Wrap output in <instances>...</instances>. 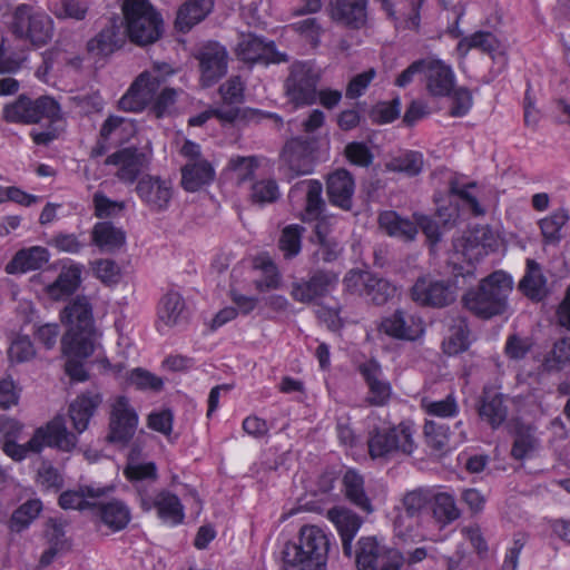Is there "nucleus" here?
<instances>
[{"label":"nucleus","mask_w":570,"mask_h":570,"mask_svg":"<svg viewBox=\"0 0 570 570\" xmlns=\"http://www.w3.org/2000/svg\"><path fill=\"white\" fill-rule=\"evenodd\" d=\"M433 500V490L429 488H417L409 491L402 499L403 509L407 517L414 518L431 505Z\"/></svg>","instance_id":"49530a36"},{"label":"nucleus","mask_w":570,"mask_h":570,"mask_svg":"<svg viewBox=\"0 0 570 570\" xmlns=\"http://www.w3.org/2000/svg\"><path fill=\"white\" fill-rule=\"evenodd\" d=\"M344 497L357 509L371 514L374 512L372 500L365 491L364 476L354 469H348L342 479Z\"/></svg>","instance_id":"cd10ccee"},{"label":"nucleus","mask_w":570,"mask_h":570,"mask_svg":"<svg viewBox=\"0 0 570 570\" xmlns=\"http://www.w3.org/2000/svg\"><path fill=\"white\" fill-rule=\"evenodd\" d=\"M136 194L139 199L151 212H164L168 208L174 195L173 183L170 179L160 176L144 175L136 184Z\"/></svg>","instance_id":"2eb2a0df"},{"label":"nucleus","mask_w":570,"mask_h":570,"mask_svg":"<svg viewBox=\"0 0 570 570\" xmlns=\"http://www.w3.org/2000/svg\"><path fill=\"white\" fill-rule=\"evenodd\" d=\"M411 297L421 306L441 308L455 301L456 292L449 281L422 276L412 286Z\"/></svg>","instance_id":"ddd939ff"},{"label":"nucleus","mask_w":570,"mask_h":570,"mask_svg":"<svg viewBox=\"0 0 570 570\" xmlns=\"http://www.w3.org/2000/svg\"><path fill=\"white\" fill-rule=\"evenodd\" d=\"M423 156L419 151L407 150L396 157L391 158L385 168L389 171L401 173L407 177L417 176L423 169Z\"/></svg>","instance_id":"a19ab883"},{"label":"nucleus","mask_w":570,"mask_h":570,"mask_svg":"<svg viewBox=\"0 0 570 570\" xmlns=\"http://www.w3.org/2000/svg\"><path fill=\"white\" fill-rule=\"evenodd\" d=\"M367 0H333L330 3V17L346 27L362 28L367 18Z\"/></svg>","instance_id":"b1692460"},{"label":"nucleus","mask_w":570,"mask_h":570,"mask_svg":"<svg viewBox=\"0 0 570 570\" xmlns=\"http://www.w3.org/2000/svg\"><path fill=\"white\" fill-rule=\"evenodd\" d=\"M49 261V252L41 246L20 249L7 264L8 274L26 273L41 268Z\"/></svg>","instance_id":"2f4dec72"},{"label":"nucleus","mask_w":570,"mask_h":570,"mask_svg":"<svg viewBox=\"0 0 570 570\" xmlns=\"http://www.w3.org/2000/svg\"><path fill=\"white\" fill-rule=\"evenodd\" d=\"M568 219V212L563 208L557 209L550 216L542 218L539 224L544 242L548 244L559 243L561 239V228Z\"/></svg>","instance_id":"8fccbe9b"},{"label":"nucleus","mask_w":570,"mask_h":570,"mask_svg":"<svg viewBox=\"0 0 570 570\" xmlns=\"http://www.w3.org/2000/svg\"><path fill=\"white\" fill-rule=\"evenodd\" d=\"M393 293L394 287L391 285V283L387 279L374 274L372 281L367 283L363 297L367 298L375 305H383L389 301Z\"/></svg>","instance_id":"6e6d98bb"},{"label":"nucleus","mask_w":570,"mask_h":570,"mask_svg":"<svg viewBox=\"0 0 570 570\" xmlns=\"http://www.w3.org/2000/svg\"><path fill=\"white\" fill-rule=\"evenodd\" d=\"M421 406L426 414L442 419L454 417L459 413V404L452 393L440 401L423 399Z\"/></svg>","instance_id":"864d4df0"},{"label":"nucleus","mask_w":570,"mask_h":570,"mask_svg":"<svg viewBox=\"0 0 570 570\" xmlns=\"http://www.w3.org/2000/svg\"><path fill=\"white\" fill-rule=\"evenodd\" d=\"M469 328L464 320H458L450 328L442 345L444 353L456 355L469 347Z\"/></svg>","instance_id":"c03bdc74"},{"label":"nucleus","mask_w":570,"mask_h":570,"mask_svg":"<svg viewBox=\"0 0 570 570\" xmlns=\"http://www.w3.org/2000/svg\"><path fill=\"white\" fill-rule=\"evenodd\" d=\"M424 79L426 90L433 97H448L454 89V73L451 67L441 60L426 59Z\"/></svg>","instance_id":"5701e85b"},{"label":"nucleus","mask_w":570,"mask_h":570,"mask_svg":"<svg viewBox=\"0 0 570 570\" xmlns=\"http://www.w3.org/2000/svg\"><path fill=\"white\" fill-rule=\"evenodd\" d=\"M330 541L316 525H304L298 542H288L282 551L283 570H326Z\"/></svg>","instance_id":"20e7f679"},{"label":"nucleus","mask_w":570,"mask_h":570,"mask_svg":"<svg viewBox=\"0 0 570 570\" xmlns=\"http://www.w3.org/2000/svg\"><path fill=\"white\" fill-rule=\"evenodd\" d=\"M433 517L444 524L451 523L459 519L460 510L455 504L454 498L446 492H434L432 500Z\"/></svg>","instance_id":"a18cd8bd"},{"label":"nucleus","mask_w":570,"mask_h":570,"mask_svg":"<svg viewBox=\"0 0 570 570\" xmlns=\"http://www.w3.org/2000/svg\"><path fill=\"white\" fill-rule=\"evenodd\" d=\"M138 414L129 400L117 396L110 405L109 431L106 440L126 446L134 438L138 426Z\"/></svg>","instance_id":"9b49d317"},{"label":"nucleus","mask_w":570,"mask_h":570,"mask_svg":"<svg viewBox=\"0 0 570 570\" xmlns=\"http://www.w3.org/2000/svg\"><path fill=\"white\" fill-rule=\"evenodd\" d=\"M401 112V100L399 97L391 101L376 104L370 111V118L375 124H389L395 120Z\"/></svg>","instance_id":"338daca9"},{"label":"nucleus","mask_w":570,"mask_h":570,"mask_svg":"<svg viewBox=\"0 0 570 570\" xmlns=\"http://www.w3.org/2000/svg\"><path fill=\"white\" fill-rule=\"evenodd\" d=\"M379 227L390 237L413 242L417 235L415 219L402 217L395 210H384L377 217Z\"/></svg>","instance_id":"c85d7f7f"},{"label":"nucleus","mask_w":570,"mask_h":570,"mask_svg":"<svg viewBox=\"0 0 570 570\" xmlns=\"http://www.w3.org/2000/svg\"><path fill=\"white\" fill-rule=\"evenodd\" d=\"M466 45L468 48H478L483 52L494 56L500 49V42L497 37L487 31H479L472 35L470 38L463 39L459 47Z\"/></svg>","instance_id":"774afa93"},{"label":"nucleus","mask_w":570,"mask_h":570,"mask_svg":"<svg viewBox=\"0 0 570 570\" xmlns=\"http://www.w3.org/2000/svg\"><path fill=\"white\" fill-rule=\"evenodd\" d=\"M537 446L538 440L533 435L532 430L529 426H521L517 430L511 454L515 460H523L532 453Z\"/></svg>","instance_id":"4d7b16f0"},{"label":"nucleus","mask_w":570,"mask_h":570,"mask_svg":"<svg viewBox=\"0 0 570 570\" xmlns=\"http://www.w3.org/2000/svg\"><path fill=\"white\" fill-rule=\"evenodd\" d=\"M81 266L70 265L63 267L56 282L49 287L51 295L60 298L63 295L72 294L80 284Z\"/></svg>","instance_id":"37998d69"},{"label":"nucleus","mask_w":570,"mask_h":570,"mask_svg":"<svg viewBox=\"0 0 570 570\" xmlns=\"http://www.w3.org/2000/svg\"><path fill=\"white\" fill-rule=\"evenodd\" d=\"M259 161L256 156H235L229 159L228 168L235 174L238 183L253 178Z\"/></svg>","instance_id":"680f3d73"},{"label":"nucleus","mask_w":570,"mask_h":570,"mask_svg":"<svg viewBox=\"0 0 570 570\" xmlns=\"http://www.w3.org/2000/svg\"><path fill=\"white\" fill-rule=\"evenodd\" d=\"M36 350L29 336L17 335L12 338L8 348V357L11 363H23L33 358Z\"/></svg>","instance_id":"052dcab7"},{"label":"nucleus","mask_w":570,"mask_h":570,"mask_svg":"<svg viewBox=\"0 0 570 570\" xmlns=\"http://www.w3.org/2000/svg\"><path fill=\"white\" fill-rule=\"evenodd\" d=\"M92 243L102 252L114 253L126 243V233L110 222L97 223L92 229Z\"/></svg>","instance_id":"c9c22d12"},{"label":"nucleus","mask_w":570,"mask_h":570,"mask_svg":"<svg viewBox=\"0 0 570 570\" xmlns=\"http://www.w3.org/2000/svg\"><path fill=\"white\" fill-rule=\"evenodd\" d=\"M121 9L131 42L147 46L160 38L163 19L148 0H124Z\"/></svg>","instance_id":"0eeeda50"},{"label":"nucleus","mask_w":570,"mask_h":570,"mask_svg":"<svg viewBox=\"0 0 570 570\" xmlns=\"http://www.w3.org/2000/svg\"><path fill=\"white\" fill-rule=\"evenodd\" d=\"M315 238L320 244L323 261L333 262L338 257L341 247L336 240L328 237L326 223L316 224Z\"/></svg>","instance_id":"69168bd1"},{"label":"nucleus","mask_w":570,"mask_h":570,"mask_svg":"<svg viewBox=\"0 0 570 570\" xmlns=\"http://www.w3.org/2000/svg\"><path fill=\"white\" fill-rule=\"evenodd\" d=\"M318 72L308 61H295L284 81L287 101L295 108L311 106L317 100Z\"/></svg>","instance_id":"1a4fd4ad"},{"label":"nucleus","mask_w":570,"mask_h":570,"mask_svg":"<svg viewBox=\"0 0 570 570\" xmlns=\"http://www.w3.org/2000/svg\"><path fill=\"white\" fill-rule=\"evenodd\" d=\"M327 518L335 525L341 540L344 556L352 558L353 539L358 532L363 520L354 511L344 507H334L327 511Z\"/></svg>","instance_id":"412c9836"},{"label":"nucleus","mask_w":570,"mask_h":570,"mask_svg":"<svg viewBox=\"0 0 570 570\" xmlns=\"http://www.w3.org/2000/svg\"><path fill=\"white\" fill-rule=\"evenodd\" d=\"M285 175L293 179L299 175H306L313 170L312 146L306 138L297 137L286 142L283 151Z\"/></svg>","instance_id":"6ab92c4d"},{"label":"nucleus","mask_w":570,"mask_h":570,"mask_svg":"<svg viewBox=\"0 0 570 570\" xmlns=\"http://www.w3.org/2000/svg\"><path fill=\"white\" fill-rule=\"evenodd\" d=\"M304 230L305 228L297 224L288 225L282 230L278 248L283 253L284 258L292 259L299 254Z\"/></svg>","instance_id":"09e8293b"},{"label":"nucleus","mask_w":570,"mask_h":570,"mask_svg":"<svg viewBox=\"0 0 570 570\" xmlns=\"http://www.w3.org/2000/svg\"><path fill=\"white\" fill-rule=\"evenodd\" d=\"M156 509L158 517L173 525L184 520V508L177 495L163 491L156 495Z\"/></svg>","instance_id":"ea45409f"},{"label":"nucleus","mask_w":570,"mask_h":570,"mask_svg":"<svg viewBox=\"0 0 570 570\" xmlns=\"http://www.w3.org/2000/svg\"><path fill=\"white\" fill-rule=\"evenodd\" d=\"M415 426L411 421H402L392 426H375L367 438L372 459L389 460L397 454L411 455L416 449Z\"/></svg>","instance_id":"39448f33"},{"label":"nucleus","mask_w":570,"mask_h":570,"mask_svg":"<svg viewBox=\"0 0 570 570\" xmlns=\"http://www.w3.org/2000/svg\"><path fill=\"white\" fill-rule=\"evenodd\" d=\"M279 195L278 185L274 179H263L252 186L250 198L259 205L274 203L279 198Z\"/></svg>","instance_id":"e2e57ef3"},{"label":"nucleus","mask_w":570,"mask_h":570,"mask_svg":"<svg viewBox=\"0 0 570 570\" xmlns=\"http://www.w3.org/2000/svg\"><path fill=\"white\" fill-rule=\"evenodd\" d=\"M215 178V169L209 161L200 159L187 161L181 168V187L189 193L199 190Z\"/></svg>","instance_id":"7c9ffc66"},{"label":"nucleus","mask_w":570,"mask_h":570,"mask_svg":"<svg viewBox=\"0 0 570 570\" xmlns=\"http://www.w3.org/2000/svg\"><path fill=\"white\" fill-rule=\"evenodd\" d=\"M413 219H415L416 228H420L425 235L430 249L433 252L442 239L439 223L433 217L420 213H414Z\"/></svg>","instance_id":"0e129e2a"},{"label":"nucleus","mask_w":570,"mask_h":570,"mask_svg":"<svg viewBox=\"0 0 570 570\" xmlns=\"http://www.w3.org/2000/svg\"><path fill=\"white\" fill-rule=\"evenodd\" d=\"M237 58L244 62L279 63L287 62L286 53L278 52L273 41H265L264 38L254 33H240L235 48Z\"/></svg>","instance_id":"4468645a"},{"label":"nucleus","mask_w":570,"mask_h":570,"mask_svg":"<svg viewBox=\"0 0 570 570\" xmlns=\"http://www.w3.org/2000/svg\"><path fill=\"white\" fill-rule=\"evenodd\" d=\"M361 375L368 385V396L366 401L373 406L384 405L391 396V386L387 382L381 380L382 368L375 360L366 361L358 366Z\"/></svg>","instance_id":"393cba45"},{"label":"nucleus","mask_w":570,"mask_h":570,"mask_svg":"<svg viewBox=\"0 0 570 570\" xmlns=\"http://www.w3.org/2000/svg\"><path fill=\"white\" fill-rule=\"evenodd\" d=\"M195 58L198 60L203 87H212L227 72L228 51L217 41H207L202 45Z\"/></svg>","instance_id":"f8f14e48"},{"label":"nucleus","mask_w":570,"mask_h":570,"mask_svg":"<svg viewBox=\"0 0 570 570\" xmlns=\"http://www.w3.org/2000/svg\"><path fill=\"white\" fill-rule=\"evenodd\" d=\"M493 234L488 226H478L472 229L465 237L464 255H469L470 250H476V256H484L488 249L492 248Z\"/></svg>","instance_id":"3c124183"},{"label":"nucleus","mask_w":570,"mask_h":570,"mask_svg":"<svg viewBox=\"0 0 570 570\" xmlns=\"http://www.w3.org/2000/svg\"><path fill=\"white\" fill-rule=\"evenodd\" d=\"M122 20L114 16L107 24L86 45L87 52L94 57L105 58L120 49L125 42L121 31Z\"/></svg>","instance_id":"a211bd4d"},{"label":"nucleus","mask_w":570,"mask_h":570,"mask_svg":"<svg viewBox=\"0 0 570 570\" xmlns=\"http://www.w3.org/2000/svg\"><path fill=\"white\" fill-rule=\"evenodd\" d=\"M98 511L104 524L115 532L125 529L131 520L129 508L119 500L100 503Z\"/></svg>","instance_id":"58836bf2"},{"label":"nucleus","mask_w":570,"mask_h":570,"mask_svg":"<svg viewBox=\"0 0 570 570\" xmlns=\"http://www.w3.org/2000/svg\"><path fill=\"white\" fill-rule=\"evenodd\" d=\"M354 191L355 181L348 170L340 168L328 175L326 194L333 206L340 207L343 210H351Z\"/></svg>","instance_id":"aec40b11"},{"label":"nucleus","mask_w":570,"mask_h":570,"mask_svg":"<svg viewBox=\"0 0 570 570\" xmlns=\"http://www.w3.org/2000/svg\"><path fill=\"white\" fill-rule=\"evenodd\" d=\"M381 331L397 340L414 341L423 332V323L419 317L397 309L381 323Z\"/></svg>","instance_id":"4be33fe9"},{"label":"nucleus","mask_w":570,"mask_h":570,"mask_svg":"<svg viewBox=\"0 0 570 570\" xmlns=\"http://www.w3.org/2000/svg\"><path fill=\"white\" fill-rule=\"evenodd\" d=\"M138 452L132 449L130 451L128 458V464L125 469V475L129 480L141 481V480H156L157 479V468L155 463H140L136 461V455Z\"/></svg>","instance_id":"5fc2aeb1"},{"label":"nucleus","mask_w":570,"mask_h":570,"mask_svg":"<svg viewBox=\"0 0 570 570\" xmlns=\"http://www.w3.org/2000/svg\"><path fill=\"white\" fill-rule=\"evenodd\" d=\"M158 91L154 83L138 76L128 91L120 98L118 106L121 110L128 112L141 111L149 104H153Z\"/></svg>","instance_id":"a878e982"},{"label":"nucleus","mask_w":570,"mask_h":570,"mask_svg":"<svg viewBox=\"0 0 570 570\" xmlns=\"http://www.w3.org/2000/svg\"><path fill=\"white\" fill-rule=\"evenodd\" d=\"M338 281V274L334 271L315 269L306 278L293 282L289 294L295 302L303 304L316 303L332 293Z\"/></svg>","instance_id":"9d476101"},{"label":"nucleus","mask_w":570,"mask_h":570,"mask_svg":"<svg viewBox=\"0 0 570 570\" xmlns=\"http://www.w3.org/2000/svg\"><path fill=\"white\" fill-rule=\"evenodd\" d=\"M21 430L22 425L18 421L9 417L0 419L2 450L14 461L23 460L29 452L39 453L45 446L69 452L77 444V436L67 430L65 419L60 415L53 417L45 426L38 428L26 444L16 442Z\"/></svg>","instance_id":"f257e3e1"},{"label":"nucleus","mask_w":570,"mask_h":570,"mask_svg":"<svg viewBox=\"0 0 570 570\" xmlns=\"http://www.w3.org/2000/svg\"><path fill=\"white\" fill-rule=\"evenodd\" d=\"M519 288L535 302L542 301L548 295L547 278L534 259H527V272L519 283Z\"/></svg>","instance_id":"72a5a7b5"},{"label":"nucleus","mask_w":570,"mask_h":570,"mask_svg":"<svg viewBox=\"0 0 570 570\" xmlns=\"http://www.w3.org/2000/svg\"><path fill=\"white\" fill-rule=\"evenodd\" d=\"M8 29L17 39L28 41L35 48H41L51 41L55 22L45 11L28 3H20L10 16Z\"/></svg>","instance_id":"423d86ee"},{"label":"nucleus","mask_w":570,"mask_h":570,"mask_svg":"<svg viewBox=\"0 0 570 570\" xmlns=\"http://www.w3.org/2000/svg\"><path fill=\"white\" fill-rule=\"evenodd\" d=\"M392 552L397 550L390 549L375 535H364L357 540L352 557L357 570H379L381 562L386 561Z\"/></svg>","instance_id":"f3484780"},{"label":"nucleus","mask_w":570,"mask_h":570,"mask_svg":"<svg viewBox=\"0 0 570 570\" xmlns=\"http://www.w3.org/2000/svg\"><path fill=\"white\" fill-rule=\"evenodd\" d=\"M570 366V337L558 340L544 356L541 367L544 372H558Z\"/></svg>","instance_id":"79ce46f5"},{"label":"nucleus","mask_w":570,"mask_h":570,"mask_svg":"<svg viewBox=\"0 0 570 570\" xmlns=\"http://www.w3.org/2000/svg\"><path fill=\"white\" fill-rule=\"evenodd\" d=\"M185 301L177 292L165 294L158 305V318L167 326H176L186 320Z\"/></svg>","instance_id":"e433bc0d"},{"label":"nucleus","mask_w":570,"mask_h":570,"mask_svg":"<svg viewBox=\"0 0 570 570\" xmlns=\"http://www.w3.org/2000/svg\"><path fill=\"white\" fill-rule=\"evenodd\" d=\"M294 32L304 38L313 48H317L321 43V37L324 28L316 17H308L291 24Z\"/></svg>","instance_id":"603ef678"},{"label":"nucleus","mask_w":570,"mask_h":570,"mask_svg":"<svg viewBox=\"0 0 570 570\" xmlns=\"http://www.w3.org/2000/svg\"><path fill=\"white\" fill-rule=\"evenodd\" d=\"M512 288V277L503 271H495L482 278L476 288L468 291L463 303L475 316L490 320L507 312Z\"/></svg>","instance_id":"7ed1b4c3"},{"label":"nucleus","mask_w":570,"mask_h":570,"mask_svg":"<svg viewBox=\"0 0 570 570\" xmlns=\"http://www.w3.org/2000/svg\"><path fill=\"white\" fill-rule=\"evenodd\" d=\"M61 321L69 325L67 334L61 340L63 353L72 357L90 356L96 346L97 333L88 298H72L61 312Z\"/></svg>","instance_id":"f03ea898"},{"label":"nucleus","mask_w":570,"mask_h":570,"mask_svg":"<svg viewBox=\"0 0 570 570\" xmlns=\"http://www.w3.org/2000/svg\"><path fill=\"white\" fill-rule=\"evenodd\" d=\"M106 165L118 167L116 176L125 184H134L140 173L148 166L149 158L147 154L135 147H126L109 155Z\"/></svg>","instance_id":"dca6fc26"},{"label":"nucleus","mask_w":570,"mask_h":570,"mask_svg":"<svg viewBox=\"0 0 570 570\" xmlns=\"http://www.w3.org/2000/svg\"><path fill=\"white\" fill-rule=\"evenodd\" d=\"M102 402V396L97 391H88L80 394L69 406V416L78 433L87 430L90 419Z\"/></svg>","instance_id":"bb28decb"},{"label":"nucleus","mask_w":570,"mask_h":570,"mask_svg":"<svg viewBox=\"0 0 570 570\" xmlns=\"http://www.w3.org/2000/svg\"><path fill=\"white\" fill-rule=\"evenodd\" d=\"M373 275L374 273L366 269L352 268L344 275L342 283L347 293L364 296L367 283L372 281Z\"/></svg>","instance_id":"bf43d9fd"},{"label":"nucleus","mask_w":570,"mask_h":570,"mask_svg":"<svg viewBox=\"0 0 570 570\" xmlns=\"http://www.w3.org/2000/svg\"><path fill=\"white\" fill-rule=\"evenodd\" d=\"M213 8L214 0H187L177 12L176 28L181 32L189 31L206 18Z\"/></svg>","instance_id":"473e14b6"},{"label":"nucleus","mask_w":570,"mask_h":570,"mask_svg":"<svg viewBox=\"0 0 570 570\" xmlns=\"http://www.w3.org/2000/svg\"><path fill=\"white\" fill-rule=\"evenodd\" d=\"M2 118L12 124H38L45 118L53 122L61 118L60 106L48 96L33 100L26 95H20L14 101L4 105Z\"/></svg>","instance_id":"6e6552de"},{"label":"nucleus","mask_w":570,"mask_h":570,"mask_svg":"<svg viewBox=\"0 0 570 570\" xmlns=\"http://www.w3.org/2000/svg\"><path fill=\"white\" fill-rule=\"evenodd\" d=\"M42 503L40 500H29L20 505L11 517V528L21 531L32 522L40 513Z\"/></svg>","instance_id":"13d9d810"},{"label":"nucleus","mask_w":570,"mask_h":570,"mask_svg":"<svg viewBox=\"0 0 570 570\" xmlns=\"http://www.w3.org/2000/svg\"><path fill=\"white\" fill-rule=\"evenodd\" d=\"M106 490L102 488L81 487L78 490H68L60 494L59 505L67 509L86 510L97 507L94 501L104 497Z\"/></svg>","instance_id":"f704fd0d"},{"label":"nucleus","mask_w":570,"mask_h":570,"mask_svg":"<svg viewBox=\"0 0 570 570\" xmlns=\"http://www.w3.org/2000/svg\"><path fill=\"white\" fill-rule=\"evenodd\" d=\"M323 185L315 179L302 180L295 184L288 197H294L305 194V214L304 219H316L325 207V202L322 197Z\"/></svg>","instance_id":"c756f323"},{"label":"nucleus","mask_w":570,"mask_h":570,"mask_svg":"<svg viewBox=\"0 0 570 570\" xmlns=\"http://www.w3.org/2000/svg\"><path fill=\"white\" fill-rule=\"evenodd\" d=\"M426 445L434 452L444 453L450 449L449 428L434 421H426L423 428Z\"/></svg>","instance_id":"de8ad7c7"},{"label":"nucleus","mask_w":570,"mask_h":570,"mask_svg":"<svg viewBox=\"0 0 570 570\" xmlns=\"http://www.w3.org/2000/svg\"><path fill=\"white\" fill-rule=\"evenodd\" d=\"M479 415L493 429L500 426L508 415V409L503 404L502 394L493 391H485L479 406Z\"/></svg>","instance_id":"4c0bfd02"}]
</instances>
